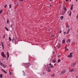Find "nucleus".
Masks as SVG:
<instances>
[{
  "instance_id": "1",
  "label": "nucleus",
  "mask_w": 78,
  "mask_h": 78,
  "mask_svg": "<svg viewBox=\"0 0 78 78\" xmlns=\"http://www.w3.org/2000/svg\"><path fill=\"white\" fill-rule=\"evenodd\" d=\"M46 70L48 72H50L51 71V68H50L48 66L47 67Z\"/></svg>"
},
{
  "instance_id": "2",
  "label": "nucleus",
  "mask_w": 78,
  "mask_h": 78,
  "mask_svg": "<svg viewBox=\"0 0 78 78\" xmlns=\"http://www.w3.org/2000/svg\"><path fill=\"white\" fill-rule=\"evenodd\" d=\"M1 55L2 57H3V58H6V56H5V54L4 53V52H2L1 53Z\"/></svg>"
},
{
  "instance_id": "3",
  "label": "nucleus",
  "mask_w": 78,
  "mask_h": 78,
  "mask_svg": "<svg viewBox=\"0 0 78 78\" xmlns=\"http://www.w3.org/2000/svg\"><path fill=\"white\" fill-rule=\"evenodd\" d=\"M73 54V53H70V55H68V57L69 58H72V57Z\"/></svg>"
},
{
  "instance_id": "4",
  "label": "nucleus",
  "mask_w": 78,
  "mask_h": 78,
  "mask_svg": "<svg viewBox=\"0 0 78 78\" xmlns=\"http://www.w3.org/2000/svg\"><path fill=\"white\" fill-rule=\"evenodd\" d=\"M66 72V71L65 70H63L62 72L61 73L64 74V73H65Z\"/></svg>"
},
{
  "instance_id": "5",
  "label": "nucleus",
  "mask_w": 78,
  "mask_h": 78,
  "mask_svg": "<svg viewBox=\"0 0 78 78\" xmlns=\"http://www.w3.org/2000/svg\"><path fill=\"white\" fill-rule=\"evenodd\" d=\"M49 66L50 67H51V68H53V67H54V66L53 65H51V63H50Z\"/></svg>"
},
{
  "instance_id": "6",
  "label": "nucleus",
  "mask_w": 78,
  "mask_h": 78,
  "mask_svg": "<svg viewBox=\"0 0 78 78\" xmlns=\"http://www.w3.org/2000/svg\"><path fill=\"white\" fill-rule=\"evenodd\" d=\"M0 65H1V66H4V65L3 64V63L2 62L0 61Z\"/></svg>"
},
{
  "instance_id": "7",
  "label": "nucleus",
  "mask_w": 78,
  "mask_h": 78,
  "mask_svg": "<svg viewBox=\"0 0 78 78\" xmlns=\"http://www.w3.org/2000/svg\"><path fill=\"white\" fill-rule=\"evenodd\" d=\"M1 71H2V72H3L4 73H7V72L6 71L4 70L3 69H2L1 70Z\"/></svg>"
},
{
  "instance_id": "8",
  "label": "nucleus",
  "mask_w": 78,
  "mask_h": 78,
  "mask_svg": "<svg viewBox=\"0 0 78 78\" xmlns=\"http://www.w3.org/2000/svg\"><path fill=\"white\" fill-rule=\"evenodd\" d=\"M70 31V29H68L67 32H66V34H69V32Z\"/></svg>"
},
{
  "instance_id": "9",
  "label": "nucleus",
  "mask_w": 78,
  "mask_h": 78,
  "mask_svg": "<svg viewBox=\"0 0 78 78\" xmlns=\"http://www.w3.org/2000/svg\"><path fill=\"white\" fill-rule=\"evenodd\" d=\"M75 64H76V63H73L72 64L71 66H72V67H74V66H75Z\"/></svg>"
},
{
  "instance_id": "10",
  "label": "nucleus",
  "mask_w": 78,
  "mask_h": 78,
  "mask_svg": "<svg viewBox=\"0 0 78 78\" xmlns=\"http://www.w3.org/2000/svg\"><path fill=\"white\" fill-rule=\"evenodd\" d=\"M56 62V60H55V59L52 60L53 63H55V62Z\"/></svg>"
},
{
  "instance_id": "11",
  "label": "nucleus",
  "mask_w": 78,
  "mask_h": 78,
  "mask_svg": "<svg viewBox=\"0 0 78 78\" xmlns=\"http://www.w3.org/2000/svg\"><path fill=\"white\" fill-rule=\"evenodd\" d=\"M30 63H27L26 64V66L27 67H28L29 66H30Z\"/></svg>"
},
{
  "instance_id": "12",
  "label": "nucleus",
  "mask_w": 78,
  "mask_h": 78,
  "mask_svg": "<svg viewBox=\"0 0 78 78\" xmlns=\"http://www.w3.org/2000/svg\"><path fill=\"white\" fill-rule=\"evenodd\" d=\"M1 44L2 46V47L3 49H4V46H3V42L1 43Z\"/></svg>"
},
{
  "instance_id": "13",
  "label": "nucleus",
  "mask_w": 78,
  "mask_h": 78,
  "mask_svg": "<svg viewBox=\"0 0 78 78\" xmlns=\"http://www.w3.org/2000/svg\"><path fill=\"white\" fill-rule=\"evenodd\" d=\"M74 71V70L73 69H72L70 70L69 71V72H73Z\"/></svg>"
},
{
  "instance_id": "14",
  "label": "nucleus",
  "mask_w": 78,
  "mask_h": 78,
  "mask_svg": "<svg viewBox=\"0 0 78 78\" xmlns=\"http://www.w3.org/2000/svg\"><path fill=\"white\" fill-rule=\"evenodd\" d=\"M64 17H63V16H61V17H60V19L61 20H62V19H63V18Z\"/></svg>"
},
{
  "instance_id": "15",
  "label": "nucleus",
  "mask_w": 78,
  "mask_h": 78,
  "mask_svg": "<svg viewBox=\"0 0 78 78\" xmlns=\"http://www.w3.org/2000/svg\"><path fill=\"white\" fill-rule=\"evenodd\" d=\"M62 43L63 44H64V43H65V40H62Z\"/></svg>"
},
{
  "instance_id": "16",
  "label": "nucleus",
  "mask_w": 78,
  "mask_h": 78,
  "mask_svg": "<svg viewBox=\"0 0 78 78\" xmlns=\"http://www.w3.org/2000/svg\"><path fill=\"white\" fill-rule=\"evenodd\" d=\"M12 4H10L9 6V8H12Z\"/></svg>"
},
{
  "instance_id": "17",
  "label": "nucleus",
  "mask_w": 78,
  "mask_h": 78,
  "mask_svg": "<svg viewBox=\"0 0 78 78\" xmlns=\"http://www.w3.org/2000/svg\"><path fill=\"white\" fill-rule=\"evenodd\" d=\"M9 39L10 41H12V39H11V37H9Z\"/></svg>"
},
{
  "instance_id": "18",
  "label": "nucleus",
  "mask_w": 78,
  "mask_h": 78,
  "mask_svg": "<svg viewBox=\"0 0 78 78\" xmlns=\"http://www.w3.org/2000/svg\"><path fill=\"white\" fill-rule=\"evenodd\" d=\"M67 42H68V43L69 42H70V40L69 39L67 41Z\"/></svg>"
},
{
  "instance_id": "19",
  "label": "nucleus",
  "mask_w": 78,
  "mask_h": 78,
  "mask_svg": "<svg viewBox=\"0 0 78 78\" xmlns=\"http://www.w3.org/2000/svg\"><path fill=\"white\" fill-rule=\"evenodd\" d=\"M64 9L65 11H67V9H66V7H64Z\"/></svg>"
},
{
  "instance_id": "20",
  "label": "nucleus",
  "mask_w": 78,
  "mask_h": 78,
  "mask_svg": "<svg viewBox=\"0 0 78 78\" xmlns=\"http://www.w3.org/2000/svg\"><path fill=\"white\" fill-rule=\"evenodd\" d=\"M7 57L8 58H9V53H8V52H7Z\"/></svg>"
},
{
  "instance_id": "21",
  "label": "nucleus",
  "mask_w": 78,
  "mask_h": 78,
  "mask_svg": "<svg viewBox=\"0 0 78 78\" xmlns=\"http://www.w3.org/2000/svg\"><path fill=\"white\" fill-rule=\"evenodd\" d=\"M60 61H61V59H59L58 60V63H59V62H60Z\"/></svg>"
},
{
  "instance_id": "22",
  "label": "nucleus",
  "mask_w": 78,
  "mask_h": 78,
  "mask_svg": "<svg viewBox=\"0 0 78 78\" xmlns=\"http://www.w3.org/2000/svg\"><path fill=\"white\" fill-rule=\"evenodd\" d=\"M0 77L1 78H2L3 77V75L2 74L0 75Z\"/></svg>"
},
{
  "instance_id": "23",
  "label": "nucleus",
  "mask_w": 78,
  "mask_h": 78,
  "mask_svg": "<svg viewBox=\"0 0 78 78\" xmlns=\"http://www.w3.org/2000/svg\"><path fill=\"white\" fill-rule=\"evenodd\" d=\"M5 30H7V31H9V30H8V28L6 27H5Z\"/></svg>"
},
{
  "instance_id": "24",
  "label": "nucleus",
  "mask_w": 78,
  "mask_h": 78,
  "mask_svg": "<svg viewBox=\"0 0 78 78\" xmlns=\"http://www.w3.org/2000/svg\"><path fill=\"white\" fill-rule=\"evenodd\" d=\"M9 73L10 75H12V73L10 72V71H9Z\"/></svg>"
},
{
  "instance_id": "25",
  "label": "nucleus",
  "mask_w": 78,
  "mask_h": 78,
  "mask_svg": "<svg viewBox=\"0 0 78 78\" xmlns=\"http://www.w3.org/2000/svg\"><path fill=\"white\" fill-rule=\"evenodd\" d=\"M65 50H66V51H67V50H69V49L67 48H65Z\"/></svg>"
},
{
  "instance_id": "26",
  "label": "nucleus",
  "mask_w": 78,
  "mask_h": 78,
  "mask_svg": "<svg viewBox=\"0 0 78 78\" xmlns=\"http://www.w3.org/2000/svg\"><path fill=\"white\" fill-rule=\"evenodd\" d=\"M55 75L54 74H53L51 75V76H55Z\"/></svg>"
},
{
  "instance_id": "27",
  "label": "nucleus",
  "mask_w": 78,
  "mask_h": 78,
  "mask_svg": "<svg viewBox=\"0 0 78 78\" xmlns=\"http://www.w3.org/2000/svg\"><path fill=\"white\" fill-rule=\"evenodd\" d=\"M70 11V14H69V16H71V14H72V13H71V11H70V10H69Z\"/></svg>"
},
{
  "instance_id": "28",
  "label": "nucleus",
  "mask_w": 78,
  "mask_h": 78,
  "mask_svg": "<svg viewBox=\"0 0 78 78\" xmlns=\"http://www.w3.org/2000/svg\"><path fill=\"white\" fill-rule=\"evenodd\" d=\"M2 12H3V10H1L0 11V14H1V13H2Z\"/></svg>"
},
{
  "instance_id": "29",
  "label": "nucleus",
  "mask_w": 78,
  "mask_h": 78,
  "mask_svg": "<svg viewBox=\"0 0 78 78\" xmlns=\"http://www.w3.org/2000/svg\"><path fill=\"white\" fill-rule=\"evenodd\" d=\"M66 27L68 28H69V26L68 25H66Z\"/></svg>"
},
{
  "instance_id": "30",
  "label": "nucleus",
  "mask_w": 78,
  "mask_h": 78,
  "mask_svg": "<svg viewBox=\"0 0 78 78\" xmlns=\"http://www.w3.org/2000/svg\"><path fill=\"white\" fill-rule=\"evenodd\" d=\"M9 23V20H8V19L7 20V23L8 24Z\"/></svg>"
},
{
  "instance_id": "31",
  "label": "nucleus",
  "mask_w": 78,
  "mask_h": 78,
  "mask_svg": "<svg viewBox=\"0 0 78 78\" xmlns=\"http://www.w3.org/2000/svg\"><path fill=\"white\" fill-rule=\"evenodd\" d=\"M51 37H55V35H54V34H52L51 35Z\"/></svg>"
},
{
  "instance_id": "32",
  "label": "nucleus",
  "mask_w": 78,
  "mask_h": 78,
  "mask_svg": "<svg viewBox=\"0 0 78 78\" xmlns=\"http://www.w3.org/2000/svg\"><path fill=\"white\" fill-rule=\"evenodd\" d=\"M70 9L71 10H73V8H72V7H70Z\"/></svg>"
},
{
  "instance_id": "33",
  "label": "nucleus",
  "mask_w": 78,
  "mask_h": 78,
  "mask_svg": "<svg viewBox=\"0 0 78 78\" xmlns=\"http://www.w3.org/2000/svg\"><path fill=\"white\" fill-rule=\"evenodd\" d=\"M73 5H72L71 8H73Z\"/></svg>"
},
{
  "instance_id": "34",
  "label": "nucleus",
  "mask_w": 78,
  "mask_h": 78,
  "mask_svg": "<svg viewBox=\"0 0 78 78\" xmlns=\"http://www.w3.org/2000/svg\"><path fill=\"white\" fill-rule=\"evenodd\" d=\"M66 2H67V3L69 2V0H66Z\"/></svg>"
},
{
  "instance_id": "35",
  "label": "nucleus",
  "mask_w": 78,
  "mask_h": 78,
  "mask_svg": "<svg viewBox=\"0 0 78 78\" xmlns=\"http://www.w3.org/2000/svg\"><path fill=\"white\" fill-rule=\"evenodd\" d=\"M7 6V5H6L5 6V8H6V7Z\"/></svg>"
},
{
  "instance_id": "36",
  "label": "nucleus",
  "mask_w": 78,
  "mask_h": 78,
  "mask_svg": "<svg viewBox=\"0 0 78 78\" xmlns=\"http://www.w3.org/2000/svg\"><path fill=\"white\" fill-rule=\"evenodd\" d=\"M61 47V46L60 45V46H59L58 47V48H60V47Z\"/></svg>"
},
{
  "instance_id": "37",
  "label": "nucleus",
  "mask_w": 78,
  "mask_h": 78,
  "mask_svg": "<svg viewBox=\"0 0 78 78\" xmlns=\"http://www.w3.org/2000/svg\"><path fill=\"white\" fill-rule=\"evenodd\" d=\"M62 33V32L61 31V30L60 31L59 33Z\"/></svg>"
},
{
  "instance_id": "38",
  "label": "nucleus",
  "mask_w": 78,
  "mask_h": 78,
  "mask_svg": "<svg viewBox=\"0 0 78 78\" xmlns=\"http://www.w3.org/2000/svg\"><path fill=\"white\" fill-rule=\"evenodd\" d=\"M7 45H8V46H9V47L11 46V45H10V44H8Z\"/></svg>"
},
{
  "instance_id": "39",
  "label": "nucleus",
  "mask_w": 78,
  "mask_h": 78,
  "mask_svg": "<svg viewBox=\"0 0 78 78\" xmlns=\"http://www.w3.org/2000/svg\"><path fill=\"white\" fill-rule=\"evenodd\" d=\"M64 34H66V32H64Z\"/></svg>"
},
{
  "instance_id": "40",
  "label": "nucleus",
  "mask_w": 78,
  "mask_h": 78,
  "mask_svg": "<svg viewBox=\"0 0 78 78\" xmlns=\"http://www.w3.org/2000/svg\"><path fill=\"white\" fill-rule=\"evenodd\" d=\"M56 63H55L54 64V66H56Z\"/></svg>"
},
{
  "instance_id": "41",
  "label": "nucleus",
  "mask_w": 78,
  "mask_h": 78,
  "mask_svg": "<svg viewBox=\"0 0 78 78\" xmlns=\"http://www.w3.org/2000/svg\"><path fill=\"white\" fill-rule=\"evenodd\" d=\"M76 18H77V19H78V15H77Z\"/></svg>"
},
{
  "instance_id": "42",
  "label": "nucleus",
  "mask_w": 78,
  "mask_h": 78,
  "mask_svg": "<svg viewBox=\"0 0 78 78\" xmlns=\"http://www.w3.org/2000/svg\"><path fill=\"white\" fill-rule=\"evenodd\" d=\"M12 24L11 25V28H12Z\"/></svg>"
},
{
  "instance_id": "43",
  "label": "nucleus",
  "mask_w": 78,
  "mask_h": 78,
  "mask_svg": "<svg viewBox=\"0 0 78 78\" xmlns=\"http://www.w3.org/2000/svg\"><path fill=\"white\" fill-rule=\"evenodd\" d=\"M5 35L4 36L3 38H5Z\"/></svg>"
},
{
  "instance_id": "44",
  "label": "nucleus",
  "mask_w": 78,
  "mask_h": 78,
  "mask_svg": "<svg viewBox=\"0 0 78 78\" xmlns=\"http://www.w3.org/2000/svg\"><path fill=\"white\" fill-rule=\"evenodd\" d=\"M21 2H22L23 1V0H19Z\"/></svg>"
},
{
  "instance_id": "45",
  "label": "nucleus",
  "mask_w": 78,
  "mask_h": 78,
  "mask_svg": "<svg viewBox=\"0 0 78 78\" xmlns=\"http://www.w3.org/2000/svg\"><path fill=\"white\" fill-rule=\"evenodd\" d=\"M14 41V39H12V42H13Z\"/></svg>"
},
{
  "instance_id": "46",
  "label": "nucleus",
  "mask_w": 78,
  "mask_h": 78,
  "mask_svg": "<svg viewBox=\"0 0 78 78\" xmlns=\"http://www.w3.org/2000/svg\"><path fill=\"white\" fill-rule=\"evenodd\" d=\"M67 45H66L65 48H67Z\"/></svg>"
},
{
  "instance_id": "47",
  "label": "nucleus",
  "mask_w": 78,
  "mask_h": 78,
  "mask_svg": "<svg viewBox=\"0 0 78 78\" xmlns=\"http://www.w3.org/2000/svg\"><path fill=\"white\" fill-rule=\"evenodd\" d=\"M19 4H17V6H19Z\"/></svg>"
},
{
  "instance_id": "48",
  "label": "nucleus",
  "mask_w": 78,
  "mask_h": 78,
  "mask_svg": "<svg viewBox=\"0 0 78 78\" xmlns=\"http://www.w3.org/2000/svg\"><path fill=\"white\" fill-rule=\"evenodd\" d=\"M51 5H49V6H50V7H51Z\"/></svg>"
},
{
  "instance_id": "49",
  "label": "nucleus",
  "mask_w": 78,
  "mask_h": 78,
  "mask_svg": "<svg viewBox=\"0 0 78 78\" xmlns=\"http://www.w3.org/2000/svg\"><path fill=\"white\" fill-rule=\"evenodd\" d=\"M76 78H78V76H76Z\"/></svg>"
},
{
  "instance_id": "50",
  "label": "nucleus",
  "mask_w": 78,
  "mask_h": 78,
  "mask_svg": "<svg viewBox=\"0 0 78 78\" xmlns=\"http://www.w3.org/2000/svg\"><path fill=\"white\" fill-rule=\"evenodd\" d=\"M51 0H49V1H51Z\"/></svg>"
},
{
  "instance_id": "51",
  "label": "nucleus",
  "mask_w": 78,
  "mask_h": 78,
  "mask_svg": "<svg viewBox=\"0 0 78 78\" xmlns=\"http://www.w3.org/2000/svg\"><path fill=\"white\" fill-rule=\"evenodd\" d=\"M12 66V65H10V66L11 67V66Z\"/></svg>"
},
{
  "instance_id": "52",
  "label": "nucleus",
  "mask_w": 78,
  "mask_h": 78,
  "mask_svg": "<svg viewBox=\"0 0 78 78\" xmlns=\"http://www.w3.org/2000/svg\"><path fill=\"white\" fill-rule=\"evenodd\" d=\"M59 41H61V40H60Z\"/></svg>"
},
{
  "instance_id": "53",
  "label": "nucleus",
  "mask_w": 78,
  "mask_h": 78,
  "mask_svg": "<svg viewBox=\"0 0 78 78\" xmlns=\"http://www.w3.org/2000/svg\"><path fill=\"white\" fill-rule=\"evenodd\" d=\"M54 53H55V52H54Z\"/></svg>"
}]
</instances>
